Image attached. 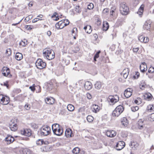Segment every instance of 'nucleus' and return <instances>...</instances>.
Listing matches in <instances>:
<instances>
[{"label":"nucleus","instance_id":"obj_12","mask_svg":"<svg viewBox=\"0 0 154 154\" xmlns=\"http://www.w3.org/2000/svg\"><path fill=\"white\" fill-rule=\"evenodd\" d=\"M125 143L123 141H119L117 142L116 145V147L117 150H120L124 148Z\"/></svg>","mask_w":154,"mask_h":154},{"label":"nucleus","instance_id":"obj_41","mask_svg":"<svg viewBox=\"0 0 154 154\" xmlns=\"http://www.w3.org/2000/svg\"><path fill=\"white\" fill-rule=\"evenodd\" d=\"M148 119L150 121H154V113H152L149 115Z\"/></svg>","mask_w":154,"mask_h":154},{"label":"nucleus","instance_id":"obj_58","mask_svg":"<svg viewBox=\"0 0 154 154\" xmlns=\"http://www.w3.org/2000/svg\"><path fill=\"white\" fill-rule=\"evenodd\" d=\"M139 50V48H133V52L134 53H137Z\"/></svg>","mask_w":154,"mask_h":154},{"label":"nucleus","instance_id":"obj_23","mask_svg":"<svg viewBox=\"0 0 154 154\" xmlns=\"http://www.w3.org/2000/svg\"><path fill=\"white\" fill-rule=\"evenodd\" d=\"M91 109L93 112L97 113L100 111V107L97 105L93 104L91 106Z\"/></svg>","mask_w":154,"mask_h":154},{"label":"nucleus","instance_id":"obj_63","mask_svg":"<svg viewBox=\"0 0 154 154\" xmlns=\"http://www.w3.org/2000/svg\"><path fill=\"white\" fill-rule=\"evenodd\" d=\"M47 34L48 36H50L51 35V32L50 31H47Z\"/></svg>","mask_w":154,"mask_h":154},{"label":"nucleus","instance_id":"obj_44","mask_svg":"<svg viewBox=\"0 0 154 154\" xmlns=\"http://www.w3.org/2000/svg\"><path fill=\"white\" fill-rule=\"evenodd\" d=\"M83 83L84 84L85 87H89L91 86L92 84L89 81H87L85 82H83Z\"/></svg>","mask_w":154,"mask_h":154},{"label":"nucleus","instance_id":"obj_13","mask_svg":"<svg viewBox=\"0 0 154 154\" xmlns=\"http://www.w3.org/2000/svg\"><path fill=\"white\" fill-rule=\"evenodd\" d=\"M7 144H10L12 143L14 140V138L12 136L10 135H7L5 139Z\"/></svg>","mask_w":154,"mask_h":154},{"label":"nucleus","instance_id":"obj_62","mask_svg":"<svg viewBox=\"0 0 154 154\" xmlns=\"http://www.w3.org/2000/svg\"><path fill=\"white\" fill-rule=\"evenodd\" d=\"M29 88L31 89V91L33 92L36 89L35 87H29Z\"/></svg>","mask_w":154,"mask_h":154},{"label":"nucleus","instance_id":"obj_25","mask_svg":"<svg viewBox=\"0 0 154 154\" xmlns=\"http://www.w3.org/2000/svg\"><path fill=\"white\" fill-rule=\"evenodd\" d=\"M122 125L125 127H127L129 124V121L126 117H123L121 119Z\"/></svg>","mask_w":154,"mask_h":154},{"label":"nucleus","instance_id":"obj_32","mask_svg":"<svg viewBox=\"0 0 154 154\" xmlns=\"http://www.w3.org/2000/svg\"><path fill=\"white\" fill-rule=\"evenodd\" d=\"M142 102V100L140 97H137L133 102V103H134L136 104L139 105L141 104Z\"/></svg>","mask_w":154,"mask_h":154},{"label":"nucleus","instance_id":"obj_9","mask_svg":"<svg viewBox=\"0 0 154 154\" xmlns=\"http://www.w3.org/2000/svg\"><path fill=\"white\" fill-rule=\"evenodd\" d=\"M21 134L24 136L30 137L32 134V131L30 129L24 128L20 131Z\"/></svg>","mask_w":154,"mask_h":154},{"label":"nucleus","instance_id":"obj_59","mask_svg":"<svg viewBox=\"0 0 154 154\" xmlns=\"http://www.w3.org/2000/svg\"><path fill=\"white\" fill-rule=\"evenodd\" d=\"M52 87H48L47 90L48 91H49V92L51 93H53L52 91H51L50 90H52Z\"/></svg>","mask_w":154,"mask_h":154},{"label":"nucleus","instance_id":"obj_53","mask_svg":"<svg viewBox=\"0 0 154 154\" xmlns=\"http://www.w3.org/2000/svg\"><path fill=\"white\" fill-rule=\"evenodd\" d=\"M109 12V10L108 8H105L103 9V13L104 14H106L107 13Z\"/></svg>","mask_w":154,"mask_h":154},{"label":"nucleus","instance_id":"obj_56","mask_svg":"<svg viewBox=\"0 0 154 154\" xmlns=\"http://www.w3.org/2000/svg\"><path fill=\"white\" fill-rule=\"evenodd\" d=\"M86 95L87 98L89 99H90L92 98V96L89 93H87Z\"/></svg>","mask_w":154,"mask_h":154},{"label":"nucleus","instance_id":"obj_8","mask_svg":"<svg viewBox=\"0 0 154 154\" xmlns=\"http://www.w3.org/2000/svg\"><path fill=\"white\" fill-rule=\"evenodd\" d=\"M10 102L9 98L2 94H0V103L4 105L8 104Z\"/></svg>","mask_w":154,"mask_h":154},{"label":"nucleus","instance_id":"obj_17","mask_svg":"<svg viewBox=\"0 0 154 154\" xmlns=\"http://www.w3.org/2000/svg\"><path fill=\"white\" fill-rule=\"evenodd\" d=\"M65 135L67 137H70L73 136L72 130L69 128L66 129L65 132Z\"/></svg>","mask_w":154,"mask_h":154},{"label":"nucleus","instance_id":"obj_52","mask_svg":"<svg viewBox=\"0 0 154 154\" xmlns=\"http://www.w3.org/2000/svg\"><path fill=\"white\" fill-rule=\"evenodd\" d=\"M140 85L142 87H145L146 85L145 82L143 81H142L141 82V84Z\"/></svg>","mask_w":154,"mask_h":154},{"label":"nucleus","instance_id":"obj_42","mask_svg":"<svg viewBox=\"0 0 154 154\" xmlns=\"http://www.w3.org/2000/svg\"><path fill=\"white\" fill-rule=\"evenodd\" d=\"M17 100L22 101L24 100V98L22 95H19L16 97Z\"/></svg>","mask_w":154,"mask_h":154},{"label":"nucleus","instance_id":"obj_47","mask_svg":"<svg viewBox=\"0 0 154 154\" xmlns=\"http://www.w3.org/2000/svg\"><path fill=\"white\" fill-rule=\"evenodd\" d=\"M44 143V141L42 140H38L36 142V143L38 145H41Z\"/></svg>","mask_w":154,"mask_h":154},{"label":"nucleus","instance_id":"obj_20","mask_svg":"<svg viewBox=\"0 0 154 154\" xmlns=\"http://www.w3.org/2000/svg\"><path fill=\"white\" fill-rule=\"evenodd\" d=\"M144 99L146 100L149 101L152 100V96L149 93H146L144 94L143 95Z\"/></svg>","mask_w":154,"mask_h":154},{"label":"nucleus","instance_id":"obj_6","mask_svg":"<svg viewBox=\"0 0 154 154\" xmlns=\"http://www.w3.org/2000/svg\"><path fill=\"white\" fill-rule=\"evenodd\" d=\"M129 8L124 3H121L120 5V11L123 15L127 14L128 12Z\"/></svg>","mask_w":154,"mask_h":154},{"label":"nucleus","instance_id":"obj_24","mask_svg":"<svg viewBox=\"0 0 154 154\" xmlns=\"http://www.w3.org/2000/svg\"><path fill=\"white\" fill-rule=\"evenodd\" d=\"M55 26L58 29H62L64 28L65 26L63 20H62L57 23L55 25Z\"/></svg>","mask_w":154,"mask_h":154},{"label":"nucleus","instance_id":"obj_37","mask_svg":"<svg viewBox=\"0 0 154 154\" xmlns=\"http://www.w3.org/2000/svg\"><path fill=\"white\" fill-rule=\"evenodd\" d=\"M27 40L26 39H24L23 41H22L20 42L19 45L24 47L27 44Z\"/></svg>","mask_w":154,"mask_h":154},{"label":"nucleus","instance_id":"obj_28","mask_svg":"<svg viewBox=\"0 0 154 154\" xmlns=\"http://www.w3.org/2000/svg\"><path fill=\"white\" fill-rule=\"evenodd\" d=\"M72 35L74 39H76V37L77 36L78 31L77 29L76 28H74L71 31Z\"/></svg>","mask_w":154,"mask_h":154},{"label":"nucleus","instance_id":"obj_5","mask_svg":"<svg viewBox=\"0 0 154 154\" xmlns=\"http://www.w3.org/2000/svg\"><path fill=\"white\" fill-rule=\"evenodd\" d=\"M51 133V129L48 126H43L41 129V134L44 136H47Z\"/></svg>","mask_w":154,"mask_h":154},{"label":"nucleus","instance_id":"obj_55","mask_svg":"<svg viewBox=\"0 0 154 154\" xmlns=\"http://www.w3.org/2000/svg\"><path fill=\"white\" fill-rule=\"evenodd\" d=\"M41 90V87H36L35 91L36 93H39Z\"/></svg>","mask_w":154,"mask_h":154},{"label":"nucleus","instance_id":"obj_60","mask_svg":"<svg viewBox=\"0 0 154 154\" xmlns=\"http://www.w3.org/2000/svg\"><path fill=\"white\" fill-rule=\"evenodd\" d=\"M38 20V18H36L33 19L32 20V22L33 23H35Z\"/></svg>","mask_w":154,"mask_h":154},{"label":"nucleus","instance_id":"obj_48","mask_svg":"<svg viewBox=\"0 0 154 154\" xmlns=\"http://www.w3.org/2000/svg\"><path fill=\"white\" fill-rule=\"evenodd\" d=\"M148 72L150 73H153L154 72V68L152 66H151L149 69Z\"/></svg>","mask_w":154,"mask_h":154},{"label":"nucleus","instance_id":"obj_11","mask_svg":"<svg viewBox=\"0 0 154 154\" xmlns=\"http://www.w3.org/2000/svg\"><path fill=\"white\" fill-rule=\"evenodd\" d=\"M117 134V133L115 131L109 130L106 131L105 135L107 137H115Z\"/></svg>","mask_w":154,"mask_h":154},{"label":"nucleus","instance_id":"obj_49","mask_svg":"<svg viewBox=\"0 0 154 154\" xmlns=\"http://www.w3.org/2000/svg\"><path fill=\"white\" fill-rule=\"evenodd\" d=\"M139 73L138 72H135V75L133 76V78L135 79H137L139 77Z\"/></svg>","mask_w":154,"mask_h":154},{"label":"nucleus","instance_id":"obj_16","mask_svg":"<svg viewBox=\"0 0 154 154\" xmlns=\"http://www.w3.org/2000/svg\"><path fill=\"white\" fill-rule=\"evenodd\" d=\"M45 100L46 103L48 104H53L54 103L55 101V99L51 97L46 98Z\"/></svg>","mask_w":154,"mask_h":154},{"label":"nucleus","instance_id":"obj_10","mask_svg":"<svg viewBox=\"0 0 154 154\" xmlns=\"http://www.w3.org/2000/svg\"><path fill=\"white\" fill-rule=\"evenodd\" d=\"M109 101H110L111 103H115L117 102L119 100V97L117 95H110L108 97Z\"/></svg>","mask_w":154,"mask_h":154},{"label":"nucleus","instance_id":"obj_50","mask_svg":"<svg viewBox=\"0 0 154 154\" xmlns=\"http://www.w3.org/2000/svg\"><path fill=\"white\" fill-rule=\"evenodd\" d=\"M103 85V84L100 82H97L95 84V87L101 86Z\"/></svg>","mask_w":154,"mask_h":154},{"label":"nucleus","instance_id":"obj_39","mask_svg":"<svg viewBox=\"0 0 154 154\" xmlns=\"http://www.w3.org/2000/svg\"><path fill=\"white\" fill-rule=\"evenodd\" d=\"M87 119L88 121L89 122H92L93 121L94 118L91 116L88 115L87 116Z\"/></svg>","mask_w":154,"mask_h":154},{"label":"nucleus","instance_id":"obj_40","mask_svg":"<svg viewBox=\"0 0 154 154\" xmlns=\"http://www.w3.org/2000/svg\"><path fill=\"white\" fill-rule=\"evenodd\" d=\"M21 91V90L20 89L17 88L14 90L13 91V93L14 94V95H15L20 93Z\"/></svg>","mask_w":154,"mask_h":154},{"label":"nucleus","instance_id":"obj_3","mask_svg":"<svg viewBox=\"0 0 154 154\" xmlns=\"http://www.w3.org/2000/svg\"><path fill=\"white\" fill-rule=\"evenodd\" d=\"M124 110V107L122 105L117 106L112 112V116L114 117L119 116Z\"/></svg>","mask_w":154,"mask_h":154},{"label":"nucleus","instance_id":"obj_30","mask_svg":"<svg viewBox=\"0 0 154 154\" xmlns=\"http://www.w3.org/2000/svg\"><path fill=\"white\" fill-rule=\"evenodd\" d=\"M84 29L85 32L88 33H90L92 31V29L90 25H87L84 27Z\"/></svg>","mask_w":154,"mask_h":154},{"label":"nucleus","instance_id":"obj_46","mask_svg":"<svg viewBox=\"0 0 154 154\" xmlns=\"http://www.w3.org/2000/svg\"><path fill=\"white\" fill-rule=\"evenodd\" d=\"M94 7V4L92 3H90L88 5V9L89 10L92 9Z\"/></svg>","mask_w":154,"mask_h":154},{"label":"nucleus","instance_id":"obj_21","mask_svg":"<svg viewBox=\"0 0 154 154\" xmlns=\"http://www.w3.org/2000/svg\"><path fill=\"white\" fill-rule=\"evenodd\" d=\"M140 71L143 72H144L147 70V66L145 62L141 63L140 66Z\"/></svg>","mask_w":154,"mask_h":154},{"label":"nucleus","instance_id":"obj_33","mask_svg":"<svg viewBox=\"0 0 154 154\" xmlns=\"http://www.w3.org/2000/svg\"><path fill=\"white\" fill-rule=\"evenodd\" d=\"M109 26L108 23L106 21H104L103 23V29L106 31L109 28Z\"/></svg>","mask_w":154,"mask_h":154},{"label":"nucleus","instance_id":"obj_26","mask_svg":"<svg viewBox=\"0 0 154 154\" xmlns=\"http://www.w3.org/2000/svg\"><path fill=\"white\" fill-rule=\"evenodd\" d=\"M144 7V5H141L139 8L138 11L137 12V13L138 14L140 17H141L143 15Z\"/></svg>","mask_w":154,"mask_h":154},{"label":"nucleus","instance_id":"obj_22","mask_svg":"<svg viewBox=\"0 0 154 154\" xmlns=\"http://www.w3.org/2000/svg\"><path fill=\"white\" fill-rule=\"evenodd\" d=\"M138 39L141 42L145 43L148 42L149 40V38L148 37H145L142 35H140Z\"/></svg>","mask_w":154,"mask_h":154},{"label":"nucleus","instance_id":"obj_51","mask_svg":"<svg viewBox=\"0 0 154 154\" xmlns=\"http://www.w3.org/2000/svg\"><path fill=\"white\" fill-rule=\"evenodd\" d=\"M25 108L27 110H29L30 108V105L28 103H26L24 106Z\"/></svg>","mask_w":154,"mask_h":154},{"label":"nucleus","instance_id":"obj_61","mask_svg":"<svg viewBox=\"0 0 154 154\" xmlns=\"http://www.w3.org/2000/svg\"><path fill=\"white\" fill-rule=\"evenodd\" d=\"M93 36L94 37V38L95 40H96L97 39L98 37V35L97 34H96V33L94 34Z\"/></svg>","mask_w":154,"mask_h":154},{"label":"nucleus","instance_id":"obj_64","mask_svg":"<svg viewBox=\"0 0 154 154\" xmlns=\"http://www.w3.org/2000/svg\"><path fill=\"white\" fill-rule=\"evenodd\" d=\"M29 7H31L33 5V3L32 2H30L29 4Z\"/></svg>","mask_w":154,"mask_h":154},{"label":"nucleus","instance_id":"obj_14","mask_svg":"<svg viewBox=\"0 0 154 154\" xmlns=\"http://www.w3.org/2000/svg\"><path fill=\"white\" fill-rule=\"evenodd\" d=\"M133 91L131 88H128L126 89L124 93L125 96L127 98H128L131 96L132 94V92Z\"/></svg>","mask_w":154,"mask_h":154},{"label":"nucleus","instance_id":"obj_1","mask_svg":"<svg viewBox=\"0 0 154 154\" xmlns=\"http://www.w3.org/2000/svg\"><path fill=\"white\" fill-rule=\"evenodd\" d=\"M52 129L54 134L57 136L61 135L63 133L61 126L57 124H54L52 125Z\"/></svg>","mask_w":154,"mask_h":154},{"label":"nucleus","instance_id":"obj_35","mask_svg":"<svg viewBox=\"0 0 154 154\" xmlns=\"http://www.w3.org/2000/svg\"><path fill=\"white\" fill-rule=\"evenodd\" d=\"M80 151V149L78 147H76L73 149L72 152L74 154H78L79 153Z\"/></svg>","mask_w":154,"mask_h":154},{"label":"nucleus","instance_id":"obj_38","mask_svg":"<svg viewBox=\"0 0 154 154\" xmlns=\"http://www.w3.org/2000/svg\"><path fill=\"white\" fill-rule=\"evenodd\" d=\"M75 11L77 13H80L81 11V8L79 6H76L75 8Z\"/></svg>","mask_w":154,"mask_h":154},{"label":"nucleus","instance_id":"obj_36","mask_svg":"<svg viewBox=\"0 0 154 154\" xmlns=\"http://www.w3.org/2000/svg\"><path fill=\"white\" fill-rule=\"evenodd\" d=\"M67 108L69 111H72L74 109V107L73 105L69 104L67 105Z\"/></svg>","mask_w":154,"mask_h":154},{"label":"nucleus","instance_id":"obj_2","mask_svg":"<svg viewBox=\"0 0 154 154\" xmlns=\"http://www.w3.org/2000/svg\"><path fill=\"white\" fill-rule=\"evenodd\" d=\"M43 55L46 59L51 60L54 57V53L51 49L49 48H46L43 51Z\"/></svg>","mask_w":154,"mask_h":154},{"label":"nucleus","instance_id":"obj_4","mask_svg":"<svg viewBox=\"0 0 154 154\" xmlns=\"http://www.w3.org/2000/svg\"><path fill=\"white\" fill-rule=\"evenodd\" d=\"M17 120L15 119H12L9 122V127L11 130L13 131H16L18 128Z\"/></svg>","mask_w":154,"mask_h":154},{"label":"nucleus","instance_id":"obj_7","mask_svg":"<svg viewBox=\"0 0 154 154\" xmlns=\"http://www.w3.org/2000/svg\"><path fill=\"white\" fill-rule=\"evenodd\" d=\"M35 65L38 69H42L46 67V64L41 59H38L36 60L35 62Z\"/></svg>","mask_w":154,"mask_h":154},{"label":"nucleus","instance_id":"obj_43","mask_svg":"<svg viewBox=\"0 0 154 154\" xmlns=\"http://www.w3.org/2000/svg\"><path fill=\"white\" fill-rule=\"evenodd\" d=\"M62 20L63 21L64 25L65 26L69 24V22L68 20L66 19H65Z\"/></svg>","mask_w":154,"mask_h":154},{"label":"nucleus","instance_id":"obj_31","mask_svg":"<svg viewBox=\"0 0 154 154\" xmlns=\"http://www.w3.org/2000/svg\"><path fill=\"white\" fill-rule=\"evenodd\" d=\"M116 11V7L114 6L111 8L110 11V15L111 16H113L115 15V13Z\"/></svg>","mask_w":154,"mask_h":154},{"label":"nucleus","instance_id":"obj_57","mask_svg":"<svg viewBox=\"0 0 154 154\" xmlns=\"http://www.w3.org/2000/svg\"><path fill=\"white\" fill-rule=\"evenodd\" d=\"M100 51H98L97 52L95 55L94 57L95 58H98L99 57V54L100 53Z\"/></svg>","mask_w":154,"mask_h":154},{"label":"nucleus","instance_id":"obj_27","mask_svg":"<svg viewBox=\"0 0 154 154\" xmlns=\"http://www.w3.org/2000/svg\"><path fill=\"white\" fill-rule=\"evenodd\" d=\"M144 125L143 121L142 119H140L137 122V127L140 129H141Z\"/></svg>","mask_w":154,"mask_h":154},{"label":"nucleus","instance_id":"obj_18","mask_svg":"<svg viewBox=\"0 0 154 154\" xmlns=\"http://www.w3.org/2000/svg\"><path fill=\"white\" fill-rule=\"evenodd\" d=\"M129 72V69L128 68L125 69L121 73V75L122 76L124 79L127 78Z\"/></svg>","mask_w":154,"mask_h":154},{"label":"nucleus","instance_id":"obj_45","mask_svg":"<svg viewBox=\"0 0 154 154\" xmlns=\"http://www.w3.org/2000/svg\"><path fill=\"white\" fill-rule=\"evenodd\" d=\"M131 109L132 111L135 112L138 110L139 107L138 106H132Z\"/></svg>","mask_w":154,"mask_h":154},{"label":"nucleus","instance_id":"obj_19","mask_svg":"<svg viewBox=\"0 0 154 154\" xmlns=\"http://www.w3.org/2000/svg\"><path fill=\"white\" fill-rule=\"evenodd\" d=\"M151 22L149 20L146 21L143 26V29L146 30H149L151 27Z\"/></svg>","mask_w":154,"mask_h":154},{"label":"nucleus","instance_id":"obj_54","mask_svg":"<svg viewBox=\"0 0 154 154\" xmlns=\"http://www.w3.org/2000/svg\"><path fill=\"white\" fill-rule=\"evenodd\" d=\"M25 27L26 29L28 30H30L32 29V28H31L30 25H25Z\"/></svg>","mask_w":154,"mask_h":154},{"label":"nucleus","instance_id":"obj_29","mask_svg":"<svg viewBox=\"0 0 154 154\" xmlns=\"http://www.w3.org/2000/svg\"><path fill=\"white\" fill-rule=\"evenodd\" d=\"M147 110L149 112H152L154 111V104H150L147 107Z\"/></svg>","mask_w":154,"mask_h":154},{"label":"nucleus","instance_id":"obj_15","mask_svg":"<svg viewBox=\"0 0 154 154\" xmlns=\"http://www.w3.org/2000/svg\"><path fill=\"white\" fill-rule=\"evenodd\" d=\"M2 74L5 76H7L9 75H10V74L9 69L6 67H3L2 69Z\"/></svg>","mask_w":154,"mask_h":154},{"label":"nucleus","instance_id":"obj_34","mask_svg":"<svg viewBox=\"0 0 154 154\" xmlns=\"http://www.w3.org/2000/svg\"><path fill=\"white\" fill-rule=\"evenodd\" d=\"M15 58L18 60H20L23 58L22 54L20 53H17L16 54Z\"/></svg>","mask_w":154,"mask_h":154}]
</instances>
